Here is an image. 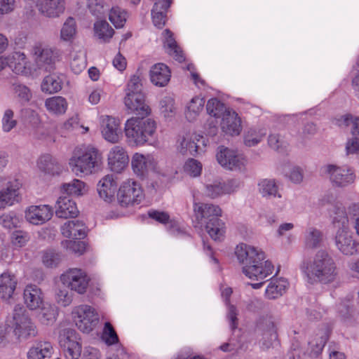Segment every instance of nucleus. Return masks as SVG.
<instances>
[{
	"label": "nucleus",
	"instance_id": "obj_1",
	"mask_svg": "<svg viewBox=\"0 0 359 359\" xmlns=\"http://www.w3.org/2000/svg\"><path fill=\"white\" fill-rule=\"evenodd\" d=\"M235 254L239 262L244 264L243 273L245 276L251 280L259 281L251 284L254 289L260 288L264 283V280L273 272V264L269 260L264 261L265 255L261 250L245 243H240L236 248Z\"/></svg>",
	"mask_w": 359,
	"mask_h": 359
},
{
	"label": "nucleus",
	"instance_id": "obj_2",
	"mask_svg": "<svg viewBox=\"0 0 359 359\" xmlns=\"http://www.w3.org/2000/svg\"><path fill=\"white\" fill-rule=\"evenodd\" d=\"M300 269L311 284L318 282L324 284L332 283L338 275L334 261L324 250H319L312 260L304 261Z\"/></svg>",
	"mask_w": 359,
	"mask_h": 359
},
{
	"label": "nucleus",
	"instance_id": "obj_3",
	"mask_svg": "<svg viewBox=\"0 0 359 359\" xmlns=\"http://www.w3.org/2000/svg\"><path fill=\"white\" fill-rule=\"evenodd\" d=\"M194 212L197 220L205 224V229L210 238L215 241L224 239L226 226L219 217L222 210L218 205L208 203H196Z\"/></svg>",
	"mask_w": 359,
	"mask_h": 359
},
{
	"label": "nucleus",
	"instance_id": "obj_4",
	"mask_svg": "<svg viewBox=\"0 0 359 359\" xmlns=\"http://www.w3.org/2000/svg\"><path fill=\"white\" fill-rule=\"evenodd\" d=\"M69 165L77 175H88L99 171L102 164V154L91 146L76 148L69 159Z\"/></svg>",
	"mask_w": 359,
	"mask_h": 359
},
{
	"label": "nucleus",
	"instance_id": "obj_5",
	"mask_svg": "<svg viewBox=\"0 0 359 359\" xmlns=\"http://www.w3.org/2000/svg\"><path fill=\"white\" fill-rule=\"evenodd\" d=\"M156 130V123L151 118L132 117L125 123V135L129 146H142L153 137Z\"/></svg>",
	"mask_w": 359,
	"mask_h": 359
},
{
	"label": "nucleus",
	"instance_id": "obj_6",
	"mask_svg": "<svg viewBox=\"0 0 359 359\" xmlns=\"http://www.w3.org/2000/svg\"><path fill=\"white\" fill-rule=\"evenodd\" d=\"M335 210L333 223L338 224L339 228L335 237L336 245L343 254L353 255L358 252L359 244L348 230V217L344 215V210L340 207H336Z\"/></svg>",
	"mask_w": 359,
	"mask_h": 359
},
{
	"label": "nucleus",
	"instance_id": "obj_7",
	"mask_svg": "<svg viewBox=\"0 0 359 359\" xmlns=\"http://www.w3.org/2000/svg\"><path fill=\"white\" fill-rule=\"evenodd\" d=\"M144 198L141 185L132 179L122 182L117 192V200L121 207L139 205Z\"/></svg>",
	"mask_w": 359,
	"mask_h": 359
},
{
	"label": "nucleus",
	"instance_id": "obj_8",
	"mask_svg": "<svg viewBox=\"0 0 359 359\" xmlns=\"http://www.w3.org/2000/svg\"><path fill=\"white\" fill-rule=\"evenodd\" d=\"M13 334L18 340H26L37 335L36 326L29 316H8Z\"/></svg>",
	"mask_w": 359,
	"mask_h": 359
},
{
	"label": "nucleus",
	"instance_id": "obj_9",
	"mask_svg": "<svg viewBox=\"0 0 359 359\" xmlns=\"http://www.w3.org/2000/svg\"><path fill=\"white\" fill-rule=\"evenodd\" d=\"M61 282L79 294H84L88 288L90 278L82 269H69L60 276Z\"/></svg>",
	"mask_w": 359,
	"mask_h": 359
},
{
	"label": "nucleus",
	"instance_id": "obj_10",
	"mask_svg": "<svg viewBox=\"0 0 359 359\" xmlns=\"http://www.w3.org/2000/svg\"><path fill=\"white\" fill-rule=\"evenodd\" d=\"M32 53L39 68H44L46 70H50L57 57L55 49L41 42H37L33 46Z\"/></svg>",
	"mask_w": 359,
	"mask_h": 359
},
{
	"label": "nucleus",
	"instance_id": "obj_11",
	"mask_svg": "<svg viewBox=\"0 0 359 359\" xmlns=\"http://www.w3.org/2000/svg\"><path fill=\"white\" fill-rule=\"evenodd\" d=\"M131 165L136 175L144 177L149 171H155L157 169V161L151 154L135 153L133 156Z\"/></svg>",
	"mask_w": 359,
	"mask_h": 359
},
{
	"label": "nucleus",
	"instance_id": "obj_12",
	"mask_svg": "<svg viewBox=\"0 0 359 359\" xmlns=\"http://www.w3.org/2000/svg\"><path fill=\"white\" fill-rule=\"evenodd\" d=\"M101 132L103 137L111 143H117L121 137L120 121L118 119L104 115L100 117Z\"/></svg>",
	"mask_w": 359,
	"mask_h": 359
},
{
	"label": "nucleus",
	"instance_id": "obj_13",
	"mask_svg": "<svg viewBox=\"0 0 359 359\" xmlns=\"http://www.w3.org/2000/svg\"><path fill=\"white\" fill-rule=\"evenodd\" d=\"M218 163L224 168L231 170H241L245 163L244 158L238 155L236 151L222 146L217 154Z\"/></svg>",
	"mask_w": 359,
	"mask_h": 359
},
{
	"label": "nucleus",
	"instance_id": "obj_14",
	"mask_svg": "<svg viewBox=\"0 0 359 359\" xmlns=\"http://www.w3.org/2000/svg\"><path fill=\"white\" fill-rule=\"evenodd\" d=\"M53 215V208L48 205H31L25 211L26 219L34 225L46 223L52 218Z\"/></svg>",
	"mask_w": 359,
	"mask_h": 359
},
{
	"label": "nucleus",
	"instance_id": "obj_15",
	"mask_svg": "<svg viewBox=\"0 0 359 359\" xmlns=\"http://www.w3.org/2000/svg\"><path fill=\"white\" fill-rule=\"evenodd\" d=\"M108 165L115 172H121L128 165L129 157L125 148L116 145L113 147L108 154Z\"/></svg>",
	"mask_w": 359,
	"mask_h": 359
},
{
	"label": "nucleus",
	"instance_id": "obj_16",
	"mask_svg": "<svg viewBox=\"0 0 359 359\" xmlns=\"http://www.w3.org/2000/svg\"><path fill=\"white\" fill-rule=\"evenodd\" d=\"M124 103L130 113H134L142 117L147 116L150 114V109L145 104V96L142 93H126Z\"/></svg>",
	"mask_w": 359,
	"mask_h": 359
},
{
	"label": "nucleus",
	"instance_id": "obj_17",
	"mask_svg": "<svg viewBox=\"0 0 359 359\" xmlns=\"http://www.w3.org/2000/svg\"><path fill=\"white\" fill-rule=\"evenodd\" d=\"M36 6L43 15L50 18H58L65 11V0H38Z\"/></svg>",
	"mask_w": 359,
	"mask_h": 359
},
{
	"label": "nucleus",
	"instance_id": "obj_18",
	"mask_svg": "<svg viewBox=\"0 0 359 359\" xmlns=\"http://www.w3.org/2000/svg\"><path fill=\"white\" fill-rule=\"evenodd\" d=\"M326 172L330 175V180L338 187H345L354 182L355 175L350 168H342L329 165Z\"/></svg>",
	"mask_w": 359,
	"mask_h": 359
},
{
	"label": "nucleus",
	"instance_id": "obj_19",
	"mask_svg": "<svg viewBox=\"0 0 359 359\" xmlns=\"http://www.w3.org/2000/svg\"><path fill=\"white\" fill-rule=\"evenodd\" d=\"M154 4L151 9V18L154 25L162 29L167 22V13L172 0H152Z\"/></svg>",
	"mask_w": 359,
	"mask_h": 359
},
{
	"label": "nucleus",
	"instance_id": "obj_20",
	"mask_svg": "<svg viewBox=\"0 0 359 359\" xmlns=\"http://www.w3.org/2000/svg\"><path fill=\"white\" fill-rule=\"evenodd\" d=\"M6 64L16 74L29 75L31 67L25 53L15 52L6 58Z\"/></svg>",
	"mask_w": 359,
	"mask_h": 359
},
{
	"label": "nucleus",
	"instance_id": "obj_21",
	"mask_svg": "<svg viewBox=\"0 0 359 359\" xmlns=\"http://www.w3.org/2000/svg\"><path fill=\"white\" fill-rule=\"evenodd\" d=\"M221 128L224 133L234 136L240 135L242 130L241 119L233 111H225L221 122Z\"/></svg>",
	"mask_w": 359,
	"mask_h": 359
},
{
	"label": "nucleus",
	"instance_id": "obj_22",
	"mask_svg": "<svg viewBox=\"0 0 359 359\" xmlns=\"http://www.w3.org/2000/svg\"><path fill=\"white\" fill-rule=\"evenodd\" d=\"M61 233L66 238L81 240L86 236L87 227L83 222L70 220L61 226Z\"/></svg>",
	"mask_w": 359,
	"mask_h": 359
},
{
	"label": "nucleus",
	"instance_id": "obj_23",
	"mask_svg": "<svg viewBox=\"0 0 359 359\" xmlns=\"http://www.w3.org/2000/svg\"><path fill=\"white\" fill-rule=\"evenodd\" d=\"M55 215L60 218H74L78 216L79 211L76 203L68 196L60 197L56 203Z\"/></svg>",
	"mask_w": 359,
	"mask_h": 359
},
{
	"label": "nucleus",
	"instance_id": "obj_24",
	"mask_svg": "<svg viewBox=\"0 0 359 359\" xmlns=\"http://www.w3.org/2000/svg\"><path fill=\"white\" fill-rule=\"evenodd\" d=\"M151 82L156 86L164 87L170 80L171 72L169 67L163 63H157L152 66L149 72Z\"/></svg>",
	"mask_w": 359,
	"mask_h": 359
},
{
	"label": "nucleus",
	"instance_id": "obj_25",
	"mask_svg": "<svg viewBox=\"0 0 359 359\" xmlns=\"http://www.w3.org/2000/svg\"><path fill=\"white\" fill-rule=\"evenodd\" d=\"M23 295L25 303L30 310L39 309L43 305V293L41 290L36 285H27L24 290Z\"/></svg>",
	"mask_w": 359,
	"mask_h": 359
},
{
	"label": "nucleus",
	"instance_id": "obj_26",
	"mask_svg": "<svg viewBox=\"0 0 359 359\" xmlns=\"http://www.w3.org/2000/svg\"><path fill=\"white\" fill-rule=\"evenodd\" d=\"M238 183L235 180L227 182H215L206 186V193L208 196L215 198L223 194H231L236 191Z\"/></svg>",
	"mask_w": 359,
	"mask_h": 359
},
{
	"label": "nucleus",
	"instance_id": "obj_27",
	"mask_svg": "<svg viewBox=\"0 0 359 359\" xmlns=\"http://www.w3.org/2000/svg\"><path fill=\"white\" fill-rule=\"evenodd\" d=\"M197 139L196 136L193 137L192 135L186 134L184 136L180 137L178 140L177 149L182 154H189L195 155L198 152L199 145L198 142L201 140L204 143V138L203 136Z\"/></svg>",
	"mask_w": 359,
	"mask_h": 359
},
{
	"label": "nucleus",
	"instance_id": "obj_28",
	"mask_svg": "<svg viewBox=\"0 0 359 359\" xmlns=\"http://www.w3.org/2000/svg\"><path fill=\"white\" fill-rule=\"evenodd\" d=\"M17 286L15 276L10 273L4 272L0 275V297L4 300H9L13 295Z\"/></svg>",
	"mask_w": 359,
	"mask_h": 359
},
{
	"label": "nucleus",
	"instance_id": "obj_29",
	"mask_svg": "<svg viewBox=\"0 0 359 359\" xmlns=\"http://www.w3.org/2000/svg\"><path fill=\"white\" fill-rule=\"evenodd\" d=\"M163 34L165 38L163 46L166 52L172 56L175 60L182 62L185 60L183 51L181 48L177 45L175 38L173 37L172 32L166 29L163 31Z\"/></svg>",
	"mask_w": 359,
	"mask_h": 359
},
{
	"label": "nucleus",
	"instance_id": "obj_30",
	"mask_svg": "<svg viewBox=\"0 0 359 359\" xmlns=\"http://www.w3.org/2000/svg\"><path fill=\"white\" fill-rule=\"evenodd\" d=\"M289 283L283 278H272L265 290V295L269 299H275L281 297L287 289Z\"/></svg>",
	"mask_w": 359,
	"mask_h": 359
},
{
	"label": "nucleus",
	"instance_id": "obj_31",
	"mask_svg": "<svg viewBox=\"0 0 359 359\" xmlns=\"http://www.w3.org/2000/svg\"><path fill=\"white\" fill-rule=\"evenodd\" d=\"M116 182L112 175H106L97 184V191L101 198L106 201H111L116 190Z\"/></svg>",
	"mask_w": 359,
	"mask_h": 359
},
{
	"label": "nucleus",
	"instance_id": "obj_32",
	"mask_svg": "<svg viewBox=\"0 0 359 359\" xmlns=\"http://www.w3.org/2000/svg\"><path fill=\"white\" fill-rule=\"evenodd\" d=\"M53 353L50 342L41 341L34 345L28 351L29 359H49Z\"/></svg>",
	"mask_w": 359,
	"mask_h": 359
},
{
	"label": "nucleus",
	"instance_id": "obj_33",
	"mask_svg": "<svg viewBox=\"0 0 359 359\" xmlns=\"http://www.w3.org/2000/svg\"><path fill=\"white\" fill-rule=\"evenodd\" d=\"M45 107L47 111L52 114L62 115L67 109L68 103L66 99L62 96H53L46 100Z\"/></svg>",
	"mask_w": 359,
	"mask_h": 359
},
{
	"label": "nucleus",
	"instance_id": "obj_34",
	"mask_svg": "<svg viewBox=\"0 0 359 359\" xmlns=\"http://www.w3.org/2000/svg\"><path fill=\"white\" fill-rule=\"evenodd\" d=\"M18 185L8 184L6 189L0 191V208L11 206L18 201L19 192Z\"/></svg>",
	"mask_w": 359,
	"mask_h": 359
},
{
	"label": "nucleus",
	"instance_id": "obj_35",
	"mask_svg": "<svg viewBox=\"0 0 359 359\" xmlns=\"http://www.w3.org/2000/svg\"><path fill=\"white\" fill-rule=\"evenodd\" d=\"M62 88V79L55 74H50L43 78L41 88L42 92L53 94L59 92Z\"/></svg>",
	"mask_w": 359,
	"mask_h": 359
},
{
	"label": "nucleus",
	"instance_id": "obj_36",
	"mask_svg": "<svg viewBox=\"0 0 359 359\" xmlns=\"http://www.w3.org/2000/svg\"><path fill=\"white\" fill-rule=\"evenodd\" d=\"M205 105V99L201 96L193 97L187 106L185 111L186 118L192 121L203 110Z\"/></svg>",
	"mask_w": 359,
	"mask_h": 359
},
{
	"label": "nucleus",
	"instance_id": "obj_37",
	"mask_svg": "<svg viewBox=\"0 0 359 359\" xmlns=\"http://www.w3.org/2000/svg\"><path fill=\"white\" fill-rule=\"evenodd\" d=\"M74 321L79 330L89 333L97 326L99 319L95 316H75Z\"/></svg>",
	"mask_w": 359,
	"mask_h": 359
},
{
	"label": "nucleus",
	"instance_id": "obj_38",
	"mask_svg": "<svg viewBox=\"0 0 359 359\" xmlns=\"http://www.w3.org/2000/svg\"><path fill=\"white\" fill-rule=\"evenodd\" d=\"M94 32L95 35L103 42H109L114 34V29L105 20L95 22Z\"/></svg>",
	"mask_w": 359,
	"mask_h": 359
},
{
	"label": "nucleus",
	"instance_id": "obj_39",
	"mask_svg": "<svg viewBox=\"0 0 359 359\" xmlns=\"http://www.w3.org/2000/svg\"><path fill=\"white\" fill-rule=\"evenodd\" d=\"M39 168L48 174L54 175L57 172L58 165L49 154L42 155L37 161Z\"/></svg>",
	"mask_w": 359,
	"mask_h": 359
},
{
	"label": "nucleus",
	"instance_id": "obj_40",
	"mask_svg": "<svg viewBox=\"0 0 359 359\" xmlns=\"http://www.w3.org/2000/svg\"><path fill=\"white\" fill-rule=\"evenodd\" d=\"M62 191L69 195L82 196L86 192V184L80 180L75 179L69 183L64 184L62 187Z\"/></svg>",
	"mask_w": 359,
	"mask_h": 359
},
{
	"label": "nucleus",
	"instance_id": "obj_41",
	"mask_svg": "<svg viewBox=\"0 0 359 359\" xmlns=\"http://www.w3.org/2000/svg\"><path fill=\"white\" fill-rule=\"evenodd\" d=\"M109 19L115 27H123L126 22L127 12L118 6L113 7L110 10Z\"/></svg>",
	"mask_w": 359,
	"mask_h": 359
},
{
	"label": "nucleus",
	"instance_id": "obj_42",
	"mask_svg": "<svg viewBox=\"0 0 359 359\" xmlns=\"http://www.w3.org/2000/svg\"><path fill=\"white\" fill-rule=\"evenodd\" d=\"M76 33V25L75 20L69 17L68 18L60 31V37L63 41H72Z\"/></svg>",
	"mask_w": 359,
	"mask_h": 359
},
{
	"label": "nucleus",
	"instance_id": "obj_43",
	"mask_svg": "<svg viewBox=\"0 0 359 359\" xmlns=\"http://www.w3.org/2000/svg\"><path fill=\"white\" fill-rule=\"evenodd\" d=\"M265 129L250 128L244 137L245 144L248 147H253L261 142L266 135Z\"/></svg>",
	"mask_w": 359,
	"mask_h": 359
},
{
	"label": "nucleus",
	"instance_id": "obj_44",
	"mask_svg": "<svg viewBox=\"0 0 359 359\" xmlns=\"http://www.w3.org/2000/svg\"><path fill=\"white\" fill-rule=\"evenodd\" d=\"M208 114L215 118H220L225 113L224 104L217 98L210 99L206 104Z\"/></svg>",
	"mask_w": 359,
	"mask_h": 359
},
{
	"label": "nucleus",
	"instance_id": "obj_45",
	"mask_svg": "<svg viewBox=\"0 0 359 359\" xmlns=\"http://www.w3.org/2000/svg\"><path fill=\"white\" fill-rule=\"evenodd\" d=\"M322 241V233L320 231L309 228L305 234V246L307 248H316L319 246Z\"/></svg>",
	"mask_w": 359,
	"mask_h": 359
},
{
	"label": "nucleus",
	"instance_id": "obj_46",
	"mask_svg": "<svg viewBox=\"0 0 359 359\" xmlns=\"http://www.w3.org/2000/svg\"><path fill=\"white\" fill-rule=\"evenodd\" d=\"M86 67V58L81 51L74 53L72 55L70 67L73 72L76 74L83 72Z\"/></svg>",
	"mask_w": 359,
	"mask_h": 359
},
{
	"label": "nucleus",
	"instance_id": "obj_47",
	"mask_svg": "<svg viewBox=\"0 0 359 359\" xmlns=\"http://www.w3.org/2000/svg\"><path fill=\"white\" fill-rule=\"evenodd\" d=\"M81 340L72 341L61 346L63 348L66 359H79L81 353Z\"/></svg>",
	"mask_w": 359,
	"mask_h": 359
},
{
	"label": "nucleus",
	"instance_id": "obj_48",
	"mask_svg": "<svg viewBox=\"0 0 359 359\" xmlns=\"http://www.w3.org/2000/svg\"><path fill=\"white\" fill-rule=\"evenodd\" d=\"M13 337L12 327L7 317L6 321L0 324V346H4L11 342Z\"/></svg>",
	"mask_w": 359,
	"mask_h": 359
},
{
	"label": "nucleus",
	"instance_id": "obj_49",
	"mask_svg": "<svg viewBox=\"0 0 359 359\" xmlns=\"http://www.w3.org/2000/svg\"><path fill=\"white\" fill-rule=\"evenodd\" d=\"M220 292L222 299L226 306L228 314H237L236 306L231 304V297L233 294V289L228 286H221Z\"/></svg>",
	"mask_w": 359,
	"mask_h": 359
},
{
	"label": "nucleus",
	"instance_id": "obj_50",
	"mask_svg": "<svg viewBox=\"0 0 359 359\" xmlns=\"http://www.w3.org/2000/svg\"><path fill=\"white\" fill-rule=\"evenodd\" d=\"M184 172L191 177H198L202 172V164L196 159H188L184 165Z\"/></svg>",
	"mask_w": 359,
	"mask_h": 359
},
{
	"label": "nucleus",
	"instance_id": "obj_51",
	"mask_svg": "<svg viewBox=\"0 0 359 359\" xmlns=\"http://www.w3.org/2000/svg\"><path fill=\"white\" fill-rule=\"evenodd\" d=\"M259 191L264 196H276L278 193V187L273 180H263L259 184Z\"/></svg>",
	"mask_w": 359,
	"mask_h": 359
},
{
	"label": "nucleus",
	"instance_id": "obj_52",
	"mask_svg": "<svg viewBox=\"0 0 359 359\" xmlns=\"http://www.w3.org/2000/svg\"><path fill=\"white\" fill-rule=\"evenodd\" d=\"M102 340L109 346L118 342V336L110 323L106 322L102 336Z\"/></svg>",
	"mask_w": 359,
	"mask_h": 359
},
{
	"label": "nucleus",
	"instance_id": "obj_53",
	"mask_svg": "<svg viewBox=\"0 0 359 359\" xmlns=\"http://www.w3.org/2000/svg\"><path fill=\"white\" fill-rule=\"evenodd\" d=\"M59 338L61 346H65V344L66 345L71 343L72 341L81 340V338L76 332L74 330L70 328L60 330Z\"/></svg>",
	"mask_w": 359,
	"mask_h": 359
},
{
	"label": "nucleus",
	"instance_id": "obj_54",
	"mask_svg": "<svg viewBox=\"0 0 359 359\" xmlns=\"http://www.w3.org/2000/svg\"><path fill=\"white\" fill-rule=\"evenodd\" d=\"M29 240V233L23 231H15L11 235V243L15 248L25 246Z\"/></svg>",
	"mask_w": 359,
	"mask_h": 359
},
{
	"label": "nucleus",
	"instance_id": "obj_55",
	"mask_svg": "<svg viewBox=\"0 0 359 359\" xmlns=\"http://www.w3.org/2000/svg\"><path fill=\"white\" fill-rule=\"evenodd\" d=\"M87 7L90 13L97 18L103 15L105 13L103 0H87Z\"/></svg>",
	"mask_w": 359,
	"mask_h": 359
},
{
	"label": "nucleus",
	"instance_id": "obj_56",
	"mask_svg": "<svg viewBox=\"0 0 359 359\" xmlns=\"http://www.w3.org/2000/svg\"><path fill=\"white\" fill-rule=\"evenodd\" d=\"M19 222V218L13 212L4 213L0 216V224L6 229L17 227Z\"/></svg>",
	"mask_w": 359,
	"mask_h": 359
},
{
	"label": "nucleus",
	"instance_id": "obj_57",
	"mask_svg": "<svg viewBox=\"0 0 359 359\" xmlns=\"http://www.w3.org/2000/svg\"><path fill=\"white\" fill-rule=\"evenodd\" d=\"M17 125V121L14 119V113L11 109L5 111L2 118V129L4 132H9Z\"/></svg>",
	"mask_w": 359,
	"mask_h": 359
},
{
	"label": "nucleus",
	"instance_id": "obj_58",
	"mask_svg": "<svg viewBox=\"0 0 359 359\" xmlns=\"http://www.w3.org/2000/svg\"><path fill=\"white\" fill-rule=\"evenodd\" d=\"M42 261L47 267L56 266L60 261V255L54 250H48L43 253Z\"/></svg>",
	"mask_w": 359,
	"mask_h": 359
},
{
	"label": "nucleus",
	"instance_id": "obj_59",
	"mask_svg": "<svg viewBox=\"0 0 359 359\" xmlns=\"http://www.w3.org/2000/svg\"><path fill=\"white\" fill-rule=\"evenodd\" d=\"M13 86L14 92L21 102H27L30 100L32 95L28 87L22 84H14Z\"/></svg>",
	"mask_w": 359,
	"mask_h": 359
},
{
	"label": "nucleus",
	"instance_id": "obj_60",
	"mask_svg": "<svg viewBox=\"0 0 359 359\" xmlns=\"http://www.w3.org/2000/svg\"><path fill=\"white\" fill-rule=\"evenodd\" d=\"M344 215L348 217L349 219L353 220L354 222V228L357 234L359 236V204L354 203L348 208V214L344 211Z\"/></svg>",
	"mask_w": 359,
	"mask_h": 359
},
{
	"label": "nucleus",
	"instance_id": "obj_61",
	"mask_svg": "<svg viewBox=\"0 0 359 359\" xmlns=\"http://www.w3.org/2000/svg\"><path fill=\"white\" fill-rule=\"evenodd\" d=\"M142 80L140 75L134 74L130 77L127 84L126 93H142Z\"/></svg>",
	"mask_w": 359,
	"mask_h": 359
},
{
	"label": "nucleus",
	"instance_id": "obj_62",
	"mask_svg": "<svg viewBox=\"0 0 359 359\" xmlns=\"http://www.w3.org/2000/svg\"><path fill=\"white\" fill-rule=\"evenodd\" d=\"M340 121L343 122V124L348 126L351 123L353 125L352 133L353 135H357L359 136V116L353 117L350 114L344 116Z\"/></svg>",
	"mask_w": 359,
	"mask_h": 359
},
{
	"label": "nucleus",
	"instance_id": "obj_63",
	"mask_svg": "<svg viewBox=\"0 0 359 359\" xmlns=\"http://www.w3.org/2000/svg\"><path fill=\"white\" fill-rule=\"evenodd\" d=\"M148 215L150 218L163 224H166L171 222L168 213L163 211L150 210L148 212Z\"/></svg>",
	"mask_w": 359,
	"mask_h": 359
},
{
	"label": "nucleus",
	"instance_id": "obj_64",
	"mask_svg": "<svg viewBox=\"0 0 359 359\" xmlns=\"http://www.w3.org/2000/svg\"><path fill=\"white\" fill-rule=\"evenodd\" d=\"M56 301L59 306L65 307L72 301V295L67 290H60L56 294Z\"/></svg>",
	"mask_w": 359,
	"mask_h": 359
}]
</instances>
